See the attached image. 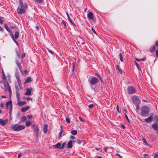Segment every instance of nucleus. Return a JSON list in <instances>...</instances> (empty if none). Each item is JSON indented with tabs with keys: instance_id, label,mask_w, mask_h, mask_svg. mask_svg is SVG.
Here are the masks:
<instances>
[{
	"instance_id": "dca6fc26",
	"label": "nucleus",
	"mask_w": 158,
	"mask_h": 158,
	"mask_svg": "<svg viewBox=\"0 0 158 158\" xmlns=\"http://www.w3.org/2000/svg\"><path fill=\"white\" fill-rule=\"evenodd\" d=\"M61 144L59 142L57 144L53 146V147L54 148H60L61 147Z\"/></svg>"
},
{
	"instance_id": "cd10ccee",
	"label": "nucleus",
	"mask_w": 158,
	"mask_h": 158,
	"mask_svg": "<svg viewBox=\"0 0 158 158\" xmlns=\"http://www.w3.org/2000/svg\"><path fill=\"white\" fill-rule=\"evenodd\" d=\"M16 97L18 101L20 100V96L19 93L18 92H16Z\"/></svg>"
},
{
	"instance_id": "e2e57ef3",
	"label": "nucleus",
	"mask_w": 158,
	"mask_h": 158,
	"mask_svg": "<svg viewBox=\"0 0 158 158\" xmlns=\"http://www.w3.org/2000/svg\"><path fill=\"white\" fill-rule=\"evenodd\" d=\"M144 156L145 158H148V155L147 154H144Z\"/></svg>"
},
{
	"instance_id": "5701e85b",
	"label": "nucleus",
	"mask_w": 158,
	"mask_h": 158,
	"mask_svg": "<svg viewBox=\"0 0 158 158\" xmlns=\"http://www.w3.org/2000/svg\"><path fill=\"white\" fill-rule=\"evenodd\" d=\"M18 104L20 106H21L25 104H26V102L25 101H21L20 100V101H18Z\"/></svg>"
},
{
	"instance_id": "09e8293b",
	"label": "nucleus",
	"mask_w": 158,
	"mask_h": 158,
	"mask_svg": "<svg viewBox=\"0 0 158 158\" xmlns=\"http://www.w3.org/2000/svg\"><path fill=\"white\" fill-rule=\"evenodd\" d=\"M37 126H38V125H37V124H36L35 123H34V124H32V127L33 128H34V127H36Z\"/></svg>"
},
{
	"instance_id": "e433bc0d",
	"label": "nucleus",
	"mask_w": 158,
	"mask_h": 158,
	"mask_svg": "<svg viewBox=\"0 0 158 158\" xmlns=\"http://www.w3.org/2000/svg\"><path fill=\"white\" fill-rule=\"evenodd\" d=\"M14 41L15 43L17 46H19V44L18 42L15 40V38H14L12 39Z\"/></svg>"
},
{
	"instance_id": "603ef678",
	"label": "nucleus",
	"mask_w": 158,
	"mask_h": 158,
	"mask_svg": "<svg viewBox=\"0 0 158 158\" xmlns=\"http://www.w3.org/2000/svg\"><path fill=\"white\" fill-rule=\"evenodd\" d=\"M26 100H28V101H29V100H31V101H32V99L31 98L28 97H27L26 98Z\"/></svg>"
},
{
	"instance_id": "f3484780",
	"label": "nucleus",
	"mask_w": 158,
	"mask_h": 158,
	"mask_svg": "<svg viewBox=\"0 0 158 158\" xmlns=\"http://www.w3.org/2000/svg\"><path fill=\"white\" fill-rule=\"evenodd\" d=\"M48 125L47 124H46L44 125L43 127V131L44 132L45 134H46L47 133L48 131Z\"/></svg>"
},
{
	"instance_id": "7c9ffc66",
	"label": "nucleus",
	"mask_w": 158,
	"mask_h": 158,
	"mask_svg": "<svg viewBox=\"0 0 158 158\" xmlns=\"http://www.w3.org/2000/svg\"><path fill=\"white\" fill-rule=\"evenodd\" d=\"M21 121L22 122H24L27 121V118L25 116H23L21 119Z\"/></svg>"
},
{
	"instance_id": "864d4df0",
	"label": "nucleus",
	"mask_w": 158,
	"mask_h": 158,
	"mask_svg": "<svg viewBox=\"0 0 158 158\" xmlns=\"http://www.w3.org/2000/svg\"><path fill=\"white\" fill-rule=\"evenodd\" d=\"M125 118H126V119L127 120V121L128 122H129V118H128V116L126 114H125Z\"/></svg>"
},
{
	"instance_id": "4468645a",
	"label": "nucleus",
	"mask_w": 158,
	"mask_h": 158,
	"mask_svg": "<svg viewBox=\"0 0 158 158\" xmlns=\"http://www.w3.org/2000/svg\"><path fill=\"white\" fill-rule=\"evenodd\" d=\"M152 127L154 130H158V124L155 123L152 124Z\"/></svg>"
},
{
	"instance_id": "8fccbe9b",
	"label": "nucleus",
	"mask_w": 158,
	"mask_h": 158,
	"mask_svg": "<svg viewBox=\"0 0 158 158\" xmlns=\"http://www.w3.org/2000/svg\"><path fill=\"white\" fill-rule=\"evenodd\" d=\"M156 56L158 58V48L156 51Z\"/></svg>"
},
{
	"instance_id": "5fc2aeb1",
	"label": "nucleus",
	"mask_w": 158,
	"mask_h": 158,
	"mask_svg": "<svg viewBox=\"0 0 158 158\" xmlns=\"http://www.w3.org/2000/svg\"><path fill=\"white\" fill-rule=\"evenodd\" d=\"M4 31V29L0 26V31L1 32H3Z\"/></svg>"
},
{
	"instance_id": "052dcab7",
	"label": "nucleus",
	"mask_w": 158,
	"mask_h": 158,
	"mask_svg": "<svg viewBox=\"0 0 158 158\" xmlns=\"http://www.w3.org/2000/svg\"><path fill=\"white\" fill-rule=\"evenodd\" d=\"M26 54L25 53H23L22 55L21 56V58H24Z\"/></svg>"
},
{
	"instance_id": "79ce46f5",
	"label": "nucleus",
	"mask_w": 158,
	"mask_h": 158,
	"mask_svg": "<svg viewBox=\"0 0 158 158\" xmlns=\"http://www.w3.org/2000/svg\"><path fill=\"white\" fill-rule=\"evenodd\" d=\"M62 23H63L64 25V27L66 28V24L64 20H62Z\"/></svg>"
},
{
	"instance_id": "13d9d810",
	"label": "nucleus",
	"mask_w": 158,
	"mask_h": 158,
	"mask_svg": "<svg viewBox=\"0 0 158 158\" xmlns=\"http://www.w3.org/2000/svg\"><path fill=\"white\" fill-rule=\"evenodd\" d=\"M140 60H141V61H145L146 60V57H143L142 59H141Z\"/></svg>"
},
{
	"instance_id": "3c124183",
	"label": "nucleus",
	"mask_w": 158,
	"mask_h": 158,
	"mask_svg": "<svg viewBox=\"0 0 158 158\" xmlns=\"http://www.w3.org/2000/svg\"><path fill=\"white\" fill-rule=\"evenodd\" d=\"M36 29L37 31H38L40 29V26H36Z\"/></svg>"
},
{
	"instance_id": "f03ea898",
	"label": "nucleus",
	"mask_w": 158,
	"mask_h": 158,
	"mask_svg": "<svg viewBox=\"0 0 158 158\" xmlns=\"http://www.w3.org/2000/svg\"><path fill=\"white\" fill-rule=\"evenodd\" d=\"M140 110L141 115L143 117H146L149 114L150 109L148 106H144L141 107Z\"/></svg>"
},
{
	"instance_id": "c9c22d12",
	"label": "nucleus",
	"mask_w": 158,
	"mask_h": 158,
	"mask_svg": "<svg viewBox=\"0 0 158 158\" xmlns=\"http://www.w3.org/2000/svg\"><path fill=\"white\" fill-rule=\"evenodd\" d=\"M3 18L2 17H0V23L2 24L4 21L3 20Z\"/></svg>"
},
{
	"instance_id": "0e129e2a",
	"label": "nucleus",
	"mask_w": 158,
	"mask_h": 158,
	"mask_svg": "<svg viewBox=\"0 0 158 158\" xmlns=\"http://www.w3.org/2000/svg\"><path fill=\"white\" fill-rule=\"evenodd\" d=\"M0 106L1 108H3L4 107V103H1L0 105Z\"/></svg>"
},
{
	"instance_id": "f257e3e1",
	"label": "nucleus",
	"mask_w": 158,
	"mask_h": 158,
	"mask_svg": "<svg viewBox=\"0 0 158 158\" xmlns=\"http://www.w3.org/2000/svg\"><path fill=\"white\" fill-rule=\"evenodd\" d=\"M19 6L17 10L18 13L19 15H22L25 13L26 12V10L27 8V3H23L22 0H19Z\"/></svg>"
},
{
	"instance_id": "58836bf2",
	"label": "nucleus",
	"mask_w": 158,
	"mask_h": 158,
	"mask_svg": "<svg viewBox=\"0 0 158 158\" xmlns=\"http://www.w3.org/2000/svg\"><path fill=\"white\" fill-rule=\"evenodd\" d=\"M96 75L98 77L99 79L101 80V81H102V79L101 78V76L98 74L96 73Z\"/></svg>"
},
{
	"instance_id": "b1692460",
	"label": "nucleus",
	"mask_w": 158,
	"mask_h": 158,
	"mask_svg": "<svg viewBox=\"0 0 158 158\" xmlns=\"http://www.w3.org/2000/svg\"><path fill=\"white\" fill-rule=\"evenodd\" d=\"M60 131L59 133L58 138H61L62 137V134L63 132V130L62 129V126H60Z\"/></svg>"
},
{
	"instance_id": "72a5a7b5",
	"label": "nucleus",
	"mask_w": 158,
	"mask_h": 158,
	"mask_svg": "<svg viewBox=\"0 0 158 158\" xmlns=\"http://www.w3.org/2000/svg\"><path fill=\"white\" fill-rule=\"evenodd\" d=\"M31 122L30 121H28L26 122V126L27 127L29 126L30 125Z\"/></svg>"
},
{
	"instance_id": "49530a36",
	"label": "nucleus",
	"mask_w": 158,
	"mask_h": 158,
	"mask_svg": "<svg viewBox=\"0 0 158 158\" xmlns=\"http://www.w3.org/2000/svg\"><path fill=\"white\" fill-rule=\"evenodd\" d=\"M10 34V35L12 38V39L15 38H14V35L13 34V33H12V32L11 31L10 32H9Z\"/></svg>"
},
{
	"instance_id": "4d7b16f0",
	"label": "nucleus",
	"mask_w": 158,
	"mask_h": 158,
	"mask_svg": "<svg viewBox=\"0 0 158 158\" xmlns=\"http://www.w3.org/2000/svg\"><path fill=\"white\" fill-rule=\"evenodd\" d=\"M136 107V109L137 110H138L139 109V105H135Z\"/></svg>"
},
{
	"instance_id": "a211bd4d",
	"label": "nucleus",
	"mask_w": 158,
	"mask_h": 158,
	"mask_svg": "<svg viewBox=\"0 0 158 158\" xmlns=\"http://www.w3.org/2000/svg\"><path fill=\"white\" fill-rule=\"evenodd\" d=\"M88 17L90 20H92L94 19V15L92 12H89L88 15Z\"/></svg>"
},
{
	"instance_id": "338daca9",
	"label": "nucleus",
	"mask_w": 158,
	"mask_h": 158,
	"mask_svg": "<svg viewBox=\"0 0 158 158\" xmlns=\"http://www.w3.org/2000/svg\"><path fill=\"white\" fill-rule=\"evenodd\" d=\"M116 155L118 156L119 158H123V157L121 156L119 154H116Z\"/></svg>"
},
{
	"instance_id": "774afa93",
	"label": "nucleus",
	"mask_w": 158,
	"mask_h": 158,
	"mask_svg": "<svg viewBox=\"0 0 158 158\" xmlns=\"http://www.w3.org/2000/svg\"><path fill=\"white\" fill-rule=\"evenodd\" d=\"M70 138L72 139H74L75 138V137L74 136L71 135L70 136Z\"/></svg>"
},
{
	"instance_id": "f8f14e48",
	"label": "nucleus",
	"mask_w": 158,
	"mask_h": 158,
	"mask_svg": "<svg viewBox=\"0 0 158 158\" xmlns=\"http://www.w3.org/2000/svg\"><path fill=\"white\" fill-rule=\"evenodd\" d=\"M39 129L38 126H37L36 127L34 128V133L36 136L37 137L39 133Z\"/></svg>"
},
{
	"instance_id": "0eeeda50",
	"label": "nucleus",
	"mask_w": 158,
	"mask_h": 158,
	"mask_svg": "<svg viewBox=\"0 0 158 158\" xmlns=\"http://www.w3.org/2000/svg\"><path fill=\"white\" fill-rule=\"evenodd\" d=\"M128 93L129 94H134L136 91L135 89L132 86H130L127 88Z\"/></svg>"
},
{
	"instance_id": "de8ad7c7",
	"label": "nucleus",
	"mask_w": 158,
	"mask_h": 158,
	"mask_svg": "<svg viewBox=\"0 0 158 158\" xmlns=\"http://www.w3.org/2000/svg\"><path fill=\"white\" fill-rule=\"evenodd\" d=\"M154 158H157L158 157V153H155L154 154Z\"/></svg>"
},
{
	"instance_id": "bb28decb",
	"label": "nucleus",
	"mask_w": 158,
	"mask_h": 158,
	"mask_svg": "<svg viewBox=\"0 0 158 158\" xmlns=\"http://www.w3.org/2000/svg\"><path fill=\"white\" fill-rule=\"evenodd\" d=\"M2 78L4 80L6 81V77L5 75V73H4V71L3 70L2 71Z\"/></svg>"
},
{
	"instance_id": "7ed1b4c3",
	"label": "nucleus",
	"mask_w": 158,
	"mask_h": 158,
	"mask_svg": "<svg viewBox=\"0 0 158 158\" xmlns=\"http://www.w3.org/2000/svg\"><path fill=\"white\" fill-rule=\"evenodd\" d=\"M25 127V126L24 125H19L17 126L16 124L12 125L11 127V129L15 131L21 130Z\"/></svg>"
},
{
	"instance_id": "2f4dec72",
	"label": "nucleus",
	"mask_w": 158,
	"mask_h": 158,
	"mask_svg": "<svg viewBox=\"0 0 158 158\" xmlns=\"http://www.w3.org/2000/svg\"><path fill=\"white\" fill-rule=\"evenodd\" d=\"M71 133L73 135H76L77 134V130H72L71 131Z\"/></svg>"
},
{
	"instance_id": "c85d7f7f",
	"label": "nucleus",
	"mask_w": 158,
	"mask_h": 158,
	"mask_svg": "<svg viewBox=\"0 0 158 158\" xmlns=\"http://www.w3.org/2000/svg\"><path fill=\"white\" fill-rule=\"evenodd\" d=\"M19 35V31H17L15 32V37L14 38L17 39L18 38Z\"/></svg>"
},
{
	"instance_id": "a18cd8bd",
	"label": "nucleus",
	"mask_w": 158,
	"mask_h": 158,
	"mask_svg": "<svg viewBox=\"0 0 158 158\" xmlns=\"http://www.w3.org/2000/svg\"><path fill=\"white\" fill-rule=\"evenodd\" d=\"M66 122L68 123H69L70 122V118H68V117L66 118Z\"/></svg>"
},
{
	"instance_id": "412c9836",
	"label": "nucleus",
	"mask_w": 158,
	"mask_h": 158,
	"mask_svg": "<svg viewBox=\"0 0 158 158\" xmlns=\"http://www.w3.org/2000/svg\"><path fill=\"white\" fill-rule=\"evenodd\" d=\"M73 142V141L72 140H70L69 141V142L68 143V147L69 148H71L73 147V144L72 143Z\"/></svg>"
},
{
	"instance_id": "680f3d73",
	"label": "nucleus",
	"mask_w": 158,
	"mask_h": 158,
	"mask_svg": "<svg viewBox=\"0 0 158 158\" xmlns=\"http://www.w3.org/2000/svg\"><path fill=\"white\" fill-rule=\"evenodd\" d=\"M16 77L17 79L20 78V76L19 74H17Z\"/></svg>"
},
{
	"instance_id": "4c0bfd02",
	"label": "nucleus",
	"mask_w": 158,
	"mask_h": 158,
	"mask_svg": "<svg viewBox=\"0 0 158 158\" xmlns=\"http://www.w3.org/2000/svg\"><path fill=\"white\" fill-rule=\"evenodd\" d=\"M35 0L36 2H37L39 3H42L43 2V0Z\"/></svg>"
},
{
	"instance_id": "423d86ee",
	"label": "nucleus",
	"mask_w": 158,
	"mask_h": 158,
	"mask_svg": "<svg viewBox=\"0 0 158 158\" xmlns=\"http://www.w3.org/2000/svg\"><path fill=\"white\" fill-rule=\"evenodd\" d=\"M132 102L135 105H139L141 102V101L138 97L136 95L132 96L131 98Z\"/></svg>"
},
{
	"instance_id": "c756f323",
	"label": "nucleus",
	"mask_w": 158,
	"mask_h": 158,
	"mask_svg": "<svg viewBox=\"0 0 158 158\" xmlns=\"http://www.w3.org/2000/svg\"><path fill=\"white\" fill-rule=\"evenodd\" d=\"M5 28L6 30L9 32H10L11 30L9 28L8 26L6 24H5L4 25Z\"/></svg>"
},
{
	"instance_id": "20e7f679",
	"label": "nucleus",
	"mask_w": 158,
	"mask_h": 158,
	"mask_svg": "<svg viewBox=\"0 0 158 158\" xmlns=\"http://www.w3.org/2000/svg\"><path fill=\"white\" fill-rule=\"evenodd\" d=\"M88 80L90 85H95L99 81L98 78L94 76L89 78Z\"/></svg>"
},
{
	"instance_id": "393cba45",
	"label": "nucleus",
	"mask_w": 158,
	"mask_h": 158,
	"mask_svg": "<svg viewBox=\"0 0 158 158\" xmlns=\"http://www.w3.org/2000/svg\"><path fill=\"white\" fill-rule=\"evenodd\" d=\"M155 46L153 45L150 48L149 50L151 52H154L155 51Z\"/></svg>"
},
{
	"instance_id": "ddd939ff",
	"label": "nucleus",
	"mask_w": 158,
	"mask_h": 158,
	"mask_svg": "<svg viewBox=\"0 0 158 158\" xmlns=\"http://www.w3.org/2000/svg\"><path fill=\"white\" fill-rule=\"evenodd\" d=\"M116 69L118 73H119L120 74H122L123 73V71L120 67V66L118 65H116Z\"/></svg>"
},
{
	"instance_id": "1a4fd4ad",
	"label": "nucleus",
	"mask_w": 158,
	"mask_h": 158,
	"mask_svg": "<svg viewBox=\"0 0 158 158\" xmlns=\"http://www.w3.org/2000/svg\"><path fill=\"white\" fill-rule=\"evenodd\" d=\"M6 107L7 109H8L9 106L10 105V110H11L12 107V102L11 100L7 102L6 104Z\"/></svg>"
},
{
	"instance_id": "c03bdc74",
	"label": "nucleus",
	"mask_w": 158,
	"mask_h": 158,
	"mask_svg": "<svg viewBox=\"0 0 158 158\" xmlns=\"http://www.w3.org/2000/svg\"><path fill=\"white\" fill-rule=\"evenodd\" d=\"M94 106V105L93 104H91L89 106V109H92Z\"/></svg>"
},
{
	"instance_id": "4be33fe9",
	"label": "nucleus",
	"mask_w": 158,
	"mask_h": 158,
	"mask_svg": "<svg viewBox=\"0 0 158 158\" xmlns=\"http://www.w3.org/2000/svg\"><path fill=\"white\" fill-rule=\"evenodd\" d=\"M67 15L68 19V20H69V21L70 22V23L72 24V25H73L75 26H76L74 23L71 19L69 15H68V14L67 13Z\"/></svg>"
},
{
	"instance_id": "9b49d317",
	"label": "nucleus",
	"mask_w": 158,
	"mask_h": 158,
	"mask_svg": "<svg viewBox=\"0 0 158 158\" xmlns=\"http://www.w3.org/2000/svg\"><path fill=\"white\" fill-rule=\"evenodd\" d=\"M32 90V88L30 89L29 88L26 89V92L25 94V95H30L31 94V91Z\"/></svg>"
},
{
	"instance_id": "69168bd1",
	"label": "nucleus",
	"mask_w": 158,
	"mask_h": 158,
	"mask_svg": "<svg viewBox=\"0 0 158 158\" xmlns=\"http://www.w3.org/2000/svg\"><path fill=\"white\" fill-rule=\"evenodd\" d=\"M108 148L107 147H105L104 148V150L105 152H107V149Z\"/></svg>"
},
{
	"instance_id": "37998d69",
	"label": "nucleus",
	"mask_w": 158,
	"mask_h": 158,
	"mask_svg": "<svg viewBox=\"0 0 158 158\" xmlns=\"http://www.w3.org/2000/svg\"><path fill=\"white\" fill-rule=\"evenodd\" d=\"M135 65H136V66L137 67V68L139 69V68H140V66L139 65V64L136 62H135Z\"/></svg>"
},
{
	"instance_id": "bf43d9fd",
	"label": "nucleus",
	"mask_w": 158,
	"mask_h": 158,
	"mask_svg": "<svg viewBox=\"0 0 158 158\" xmlns=\"http://www.w3.org/2000/svg\"><path fill=\"white\" fill-rule=\"evenodd\" d=\"M48 51L52 54H53L54 53V52H53L52 50L50 49H48Z\"/></svg>"
},
{
	"instance_id": "ea45409f",
	"label": "nucleus",
	"mask_w": 158,
	"mask_h": 158,
	"mask_svg": "<svg viewBox=\"0 0 158 158\" xmlns=\"http://www.w3.org/2000/svg\"><path fill=\"white\" fill-rule=\"evenodd\" d=\"M143 142L146 144L148 145H149V144L146 142L145 139H144L143 138Z\"/></svg>"
},
{
	"instance_id": "6e6552de",
	"label": "nucleus",
	"mask_w": 158,
	"mask_h": 158,
	"mask_svg": "<svg viewBox=\"0 0 158 158\" xmlns=\"http://www.w3.org/2000/svg\"><path fill=\"white\" fill-rule=\"evenodd\" d=\"M16 64L18 66V67H19V69L22 74H23V72L22 70V66L21 65V64L19 63V61L18 60H16Z\"/></svg>"
},
{
	"instance_id": "a19ab883",
	"label": "nucleus",
	"mask_w": 158,
	"mask_h": 158,
	"mask_svg": "<svg viewBox=\"0 0 158 158\" xmlns=\"http://www.w3.org/2000/svg\"><path fill=\"white\" fill-rule=\"evenodd\" d=\"M17 82H18L19 85H21V81H20V78L17 79Z\"/></svg>"
},
{
	"instance_id": "aec40b11",
	"label": "nucleus",
	"mask_w": 158,
	"mask_h": 158,
	"mask_svg": "<svg viewBox=\"0 0 158 158\" xmlns=\"http://www.w3.org/2000/svg\"><path fill=\"white\" fill-rule=\"evenodd\" d=\"M32 81V79H31V77H29L27 78L25 80L24 84H26L29 83Z\"/></svg>"
},
{
	"instance_id": "6ab92c4d",
	"label": "nucleus",
	"mask_w": 158,
	"mask_h": 158,
	"mask_svg": "<svg viewBox=\"0 0 158 158\" xmlns=\"http://www.w3.org/2000/svg\"><path fill=\"white\" fill-rule=\"evenodd\" d=\"M152 119L153 118H152L151 116H149L148 118L144 119V121L146 123H149L152 121Z\"/></svg>"
},
{
	"instance_id": "f704fd0d",
	"label": "nucleus",
	"mask_w": 158,
	"mask_h": 158,
	"mask_svg": "<svg viewBox=\"0 0 158 158\" xmlns=\"http://www.w3.org/2000/svg\"><path fill=\"white\" fill-rule=\"evenodd\" d=\"M66 144V143L65 142L63 143L62 144V146L59 149H63L64 147Z\"/></svg>"
},
{
	"instance_id": "2eb2a0df",
	"label": "nucleus",
	"mask_w": 158,
	"mask_h": 158,
	"mask_svg": "<svg viewBox=\"0 0 158 158\" xmlns=\"http://www.w3.org/2000/svg\"><path fill=\"white\" fill-rule=\"evenodd\" d=\"M30 108V107L29 106H27L26 107H22L21 109V111L22 112H25L28 110Z\"/></svg>"
},
{
	"instance_id": "473e14b6",
	"label": "nucleus",
	"mask_w": 158,
	"mask_h": 158,
	"mask_svg": "<svg viewBox=\"0 0 158 158\" xmlns=\"http://www.w3.org/2000/svg\"><path fill=\"white\" fill-rule=\"evenodd\" d=\"M119 58L121 61L123 62V57L122 54L120 53L119 54Z\"/></svg>"
},
{
	"instance_id": "a878e982",
	"label": "nucleus",
	"mask_w": 158,
	"mask_h": 158,
	"mask_svg": "<svg viewBox=\"0 0 158 158\" xmlns=\"http://www.w3.org/2000/svg\"><path fill=\"white\" fill-rule=\"evenodd\" d=\"M153 120L155 123H157L158 122V116L155 115L153 118Z\"/></svg>"
},
{
	"instance_id": "6e6d98bb",
	"label": "nucleus",
	"mask_w": 158,
	"mask_h": 158,
	"mask_svg": "<svg viewBox=\"0 0 158 158\" xmlns=\"http://www.w3.org/2000/svg\"><path fill=\"white\" fill-rule=\"evenodd\" d=\"M16 53H17V56L19 58H20V55L19 54V52L18 51H17Z\"/></svg>"
},
{
	"instance_id": "9d476101",
	"label": "nucleus",
	"mask_w": 158,
	"mask_h": 158,
	"mask_svg": "<svg viewBox=\"0 0 158 158\" xmlns=\"http://www.w3.org/2000/svg\"><path fill=\"white\" fill-rule=\"evenodd\" d=\"M8 121V119H6L5 120H4L2 119H0V124L2 126H4L7 123Z\"/></svg>"
},
{
	"instance_id": "39448f33",
	"label": "nucleus",
	"mask_w": 158,
	"mask_h": 158,
	"mask_svg": "<svg viewBox=\"0 0 158 158\" xmlns=\"http://www.w3.org/2000/svg\"><path fill=\"white\" fill-rule=\"evenodd\" d=\"M4 84L6 90L8 91L10 96H11V89L10 86L7 80L4 82Z\"/></svg>"
}]
</instances>
